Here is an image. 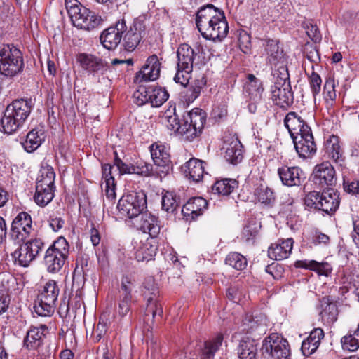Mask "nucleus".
<instances>
[{"instance_id": "nucleus-1", "label": "nucleus", "mask_w": 359, "mask_h": 359, "mask_svg": "<svg viewBox=\"0 0 359 359\" xmlns=\"http://www.w3.org/2000/svg\"><path fill=\"white\" fill-rule=\"evenodd\" d=\"M196 25L204 39L214 41H221L229 32L224 13L210 4L198 9Z\"/></svg>"}, {"instance_id": "nucleus-2", "label": "nucleus", "mask_w": 359, "mask_h": 359, "mask_svg": "<svg viewBox=\"0 0 359 359\" xmlns=\"http://www.w3.org/2000/svg\"><path fill=\"white\" fill-rule=\"evenodd\" d=\"M164 118L169 130L186 140L192 141L201 134L206 122V113L201 109L194 108L182 120H180L175 112L165 115Z\"/></svg>"}, {"instance_id": "nucleus-3", "label": "nucleus", "mask_w": 359, "mask_h": 359, "mask_svg": "<svg viewBox=\"0 0 359 359\" xmlns=\"http://www.w3.org/2000/svg\"><path fill=\"white\" fill-rule=\"evenodd\" d=\"M65 4L72 25L78 29L90 32L102 24L101 16L78 0H65Z\"/></svg>"}, {"instance_id": "nucleus-4", "label": "nucleus", "mask_w": 359, "mask_h": 359, "mask_svg": "<svg viewBox=\"0 0 359 359\" xmlns=\"http://www.w3.org/2000/svg\"><path fill=\"white\" fill-rule=\"evenodd\" d=\"M24 60L22 52L13 45L0 47V73L8 77H13L22 72Z\"/></svg>"}, {"instance_id": "nucleus-5", "label": "nucleus", "mask_w": 359, "mask_h": 359, "mask_svg": "<svg viewBox=\"0 0 359 359\" xmlns=\"http://www.w3.org/2000/svg\"><path fill=\"white\" fill-rule=\"evenodd\" d=\"M69 252V245L63 237H60L46 250L43 263L51 273L59 272L64 266Z\"/></svg>"}, {"instance_id": "nucleus-6", "label": "nucleus", "mask_w": 359, "mask_h": 359, "mask_svg": "<svg viewBox=\"0 0 359 359\" xmlns=\"http://www.w3.org/2000/svg\"><path fill=\"white\" fill-rule=\"evenodd\" d=\"M16 243L18 245L11 252V257L15 265L22 267L29 266L44 248L43 241L39 238Z\"/></svg>"}, {"instance_id": "nucleus-7", "label": "nucleus", "mask_w": 359, "mask_h": 359, "mask_svg": "<svg viewBox=\"0 0 359 359\" xmlns=\"http://www.w3.org/2000/svg\"><path fill=\"white\" fill-rule=\"evenodd\" d=\"M117 208L123 216L136 217L147 208V196L142 191L124 194L118 201Z\"/></svg>"}, {"instance_id": "nucleus-8", "label": "nucleus", "mask_w": 359, "mask_h": 359, "mask_svg": "<svg viewBox=\"0 0 359 359\" xmlns=\"http://www.w3.org/2000/svg\"><path fill=\"white\" fill-rule=\"evenodd\" d=\"M59 292V287L55 280L46 282L39 294V303L34 306L35 312L41 316H50L54 313Z\"/></svg>"}, {"instance_id": "nucleus-9", "label": "nucleus", "mask_w": 359, "mask_h": 359, "mask_svg": "<svg viewBox=\"0 0 359 359\" xmlns=\"http://www.w3.org/2000/svg\"><path fill=\"white\" fill-rule=\"evenodd\" d=\"M262 351L272 359H290L291 355L287 340L278 333H271L264 338Z\"/></svg>"}, {"instance_id": "nucleus-10", "label": "nucleus", "mask_w": 359, "mask_h": 359, "mask_svg": "<svg viewBox=\"0 0 359 359\" xmlns=\"http://www.w3.org/2000/svg\"><path fill=\"white\" fill-rule=\"evenodd\" d=\"M264 88L262 81L252 74H248L243 86V94L248 102V111L255 114L260 104Z\"/></svg>"}, {"instance_id": "nucleus-11", "label": "nucleus", "mask_w": 359, "mask_h": 359, "mask_svg": "<svg viewBox=\"0 0 359 359\" xmlns=\"http://www.w3.org/2000/svg\"><path fill=\"white\" fill-rule=\"evenodd\" d=\"M33 231L30 215L25 212H21L12 222L11 238L15 243L24 242Z\"/></svg>"}, {"instance_id": "nucleus-12", "label": "nucleus", "mask_w": 359, "mask_h": 359, "mask_svg": "<svg viewBox=\"0 0 359 359\" xmlns=\"http://www.w3.org/2000/svg\"><path fill=\"white\" fill-rule=\"evenodd\" d=\"M143 287L144 289V294L147 299L145 316L151 315L153 318L156 316H162L163 308L157 301L159 291L154 278H147L143 283Z\"/></svg>"}, {"instance_id": "nucleus-13", "label": "nucleus", "mask_w": 359, "mask_h": 359, "mask_svg": "<svg viewBox=\"0 0 359 359\" xmlns=\"http://www.w3.org/2000/svg\"><path fill=\"white\" fill-rule=\"evenodd\" d=\"M313 183L322 189H328L337 182L334 167L329 161H325L314 167L312 174Z\"/></svg>"}, {"instance_id": "nucleus-14", "label": "nucleus", "mask_w": 359, "mask_h": 359, "mask_svg": "<svg viewBox=\"0 0 359 359\" xmlns=\"http://www.w3.org/2000/svg\"><path fill=\"white\" fill-rule=\"evenodd\" d=\"M127 26L124 19L119 20L116 25L104 29L100 39L102 46L107 50H114L121 43L122 34L126 31Z\"/></svg>"}, {"instance_id": "nucleus-15", "label": "nucleus", "mask_w": 359, "mask_h": 359, "mask_svg": "<svg viewBox=\"0 0 359 359\" xmlns=\"http://www.w3.org/2000/svg\"><path fill=\"white\" fill-rule=\"evenodd\" d=\"M134 282L130 277L125 276L121 280L118 290V313L121 317L126 316L131 310L133 303L132 290Z\"/></svg>"}, {"instance_id": "nucleus-16", "label": "nucleus", "mask_w": 359, "mask_h": 359, "mask_svg": "<svg viewBox=\"0 0 359 359\" xmlns=\"http://www.w3.org/2000/svg\"><path fill=\"white\" fill-rule=\"evenodd\" d=\"M294 148L302 158H312L317 151L312 131L306 130L303 135L292 138Z\"/></svg>"}, {"instance_id": "nucleus-17", "label": "nucleus", "mask_w": 359, "mask_h": 359, "mask_svg": "<svg viewBox=\"0 0 359 359\" xmlns=\"http://www.w3.org/2000/svg\"><path fill=\"white\" fill-rule=\"evenodd\" d=\"M146 27L143 22L135 20L123 39V46L128 52L133 51L145 35Z\"/></svg>"}, {"instance_id": "nucleus-18", "label": "nucleus", "mask_w": 359, "mask_h": 359, "mask_svg": "<svg viewBox=\"0 0 359 359\" xmlns=\"http://www.w3.org/2000/svg\"><path fill=\"white\" fill-rule=\"evenodd\" d=\"M161 68V62L156 55L149 56L142 69L136 73L135 81L142 83L144 81H155L159 76Z\"/></svg>"}, {"instance_id": "nucleus-19", "label": "nucleus", "mask_w": 359, "mask_h": 359, "mask_svg": "<svg viewBox=\"0 0 359 359\" xmlns=\"http://www.w3.org/2000/svg\"><path fill=\"white\" fill-rule=\"evenodd\" d=\"M270 93L273 102L281 108L287 109L293 103L294 96L290 85L271 86Z\"/></svg>"}, {"instance_id": "nucleus-20", "label": "nucleus", "mask_w": 359, "mask_h": 359, "mask_svg": "<svg viewBox=\"0 0 359 359\" xmlns=\"http://www.w3.org/2000/svg\"><path fill=\"white\" fill-rule=\"evenodd\" d=\"M150 151L154 164L162 168L161 172L167 173L171 165L170 155L167 147L161 142H156L150 147Z\"/></svg>"}, {"instance_id": "nucleus-21", "label": "nucleus", "mask_w": 359, "mask_h": 359, "mask_svg": "<svg viewBox=\"0 0 359 359\" xmlns=\"http://www.w3.org/2000/svg\"><path fill=\"white\" fill-rule=\"evenodd\" d=\"M278 174L282 183L288 187L299 186L305 178L304 172L297 166H283L278 169Z\"/></svg>"}, {"instance_id": "nucleus-22", "label": "nucleus", "mask_w": 359, "mask_h": 359, "mask_svg": "<svg viewBox=\"0 0 359 359\" xmlns=\"http://www.w3.org/2000/svg\"><path fill=\"white\" fill-rule=\"evenodd\" d=\"M208 201L202 197L190 198L182 207V213L187 221H191L201 215L207 209Z\"/></svg>"}, {"instance_id": "nucleus-23", "label": "nucleus", "mask_w": 359, "mask_h": 359, "mask_svg": "<svg viewBox=\"0 0 359 359\" xmlns=\"http://www.w3.org/2000/svg\"><path fill=\"white\" fill-rule=\"evenodd\" d=\"M284 125L288 130L292 139L303 135V133H306L307 130L311 131L304 120L294 111H290L285 116Z\"/></svg>"}, {"instance_id": "nucleus-24", "label": "nucleus", "mask_w": 359, "mask_h": 359, "mask_svg": "<svg viewBox=\"0 0 359 359\" xmlns=\"http://www.w3.org/2000/svg\"><path fill=\"white\" fill-rule=\"evenodd\" d=\"M293 244L292 238L278 240L269 248V257L274 260H283L288 258L292 252Z\"/></svg>"}, {"instance_id": "nucleus-25", "label": "nucleus", "mask_w": 359, "mask_h": 359, "mask_svg": "<svg viewBox=\"0 0 359 359\" xmlns=\"http://www.w3.org/2000/svg\"><path fill=\"white\" fill-rule=\"evenodd\" d=\"M325 151L328 158L340 165H342L345 157L338 136L332 135L328 137L325 142Z\"/></svg>"}, {"instance_id": "nucleus-26", "label": "nucleus", "mask_w": 359, "mask_h": 359, "mask_svg": "<svg viewBox=\"0 0 359 359\" xmlns=\"http://www.w3.org/2000/svg\"><path fill=\"white\" fill-rule=\"evenodd\" d=\"M77 60L81 67L90 73H103L108 69L103 60L90 54L81 53Z\"/></svg>"}, {"instance_id": "nucleus-27", "label": "nucleus", "mask_w": 359, "mask_h": 359, "mask_svg": "<svg viewBox=\"0 0 359 359\" xmlns=\"http://www.w3.org/2000/svg\"><path fill=\"white\" fill-rule=\"evenodd\" d=\"M33 107L34 102L32 99H19L13 101L7 106L6 109L10 108L12 114L23 124L29 117Z\"/></svg>"}, {"instance_id": "nucleus-28", "label": "nucleus", "mask_w": 359, "mask_h": 359, "mask_svg": "<svg viewBox=\"0 0 359 359\" xmlns=\"http://www.w3.org/2000/svg\"><path fill=\"white\" fill-rule=\"evenodd\" d=\"M320 207L321 211L331 215L336 212L340 204L339 194L333 188H328L321 193Z\"/></svg>"}, {"instance_id": "nucleus-29", "label": "nucleus", "mask_w": 359, "mask_h": 359, "mask_svg": "<svg viewBox=\"0 0 359 359\" xmlns=\"http://www.w3.org/2000/svg\"><path fill=\"white\" fill-rule=\"evenodd\" d=\"M195 52L188 44L180 45L177 51V68L186 73H191L193 70V63Z\"/></svg>"}, {"instance_id": "nucleus-30", "label": "nucleus", "mask_w": 359, "mask_h": 359, "mask_svg": "<svg viewBox=\"0 0 359 359\" xmlns=\"http://www.w3.org/2000/svg\"><path fill=\"white\" fill-rule=\"evenodd\" d=\"M48 331V327L40 325L39 327L31 326L27 332L24 339V346L28 349H36L43 344L46 337L45 332Z\"/></svg>"}, {"instance_id": "nucleus-31", "label": "nucleus", "mask_w": 359, "mask_h": 359, "mask_svg": "<svg viewBox=\"0 0 359 359\" xmlns=\"http://www.w3.org/2000/svg\"><path fill=\"white\" fill-rule=\"evenodd\" d=\"M140 229L148 233L151 238H157L161 231L158 218L151 212H143L140 215Z\"/></svg>"}, {"instance_id": "nucleus-32", "label": "nucleus", "mask_w": 359, "mask_h": 359, "mask_svg": "<svg viewBox=\"0 0 359 359\" xmlns=\"http://www.w3.org/2000/svg\"><path fill=\"white\" fill-rule=\"evenodd\" d=\"M324 337L323 329L318 327L313 329L309 336L302 343L301 351L304 356H309L314 353L320 346Z\"/></svg>"}, {"instance_id": "nucleus-33", "label": "nucleus", "mask_w": 359, "mask_h": 359, "mask_svg": "<svg viewBox=\"0 0 359 359\" xmlns=\"http://www.w3.org/2000/svg\"><path fill=\"white\" fill-rule=\"evenodd\" d=\"M204 164L205 162L193 158L186 162L182 166V169L189 180L198 182L202 180L205 174Z\"/></svg>"}, {"instance_id": "nucleus-34", "label": "nucleus", "mask_w": 359, "mask_h": 359, "mask_svg": "<svg viewBox=\"0 0 359 359\" xmlns=\"http://www.w3.org/2000/svg\"><path fill=\"white\" fill-rule=\"evenodd\" d=\"M224 340V335L222 333H217L213 337L205 341L200 348L199 357L201 359H212L216 352L222 346Z\"/></svg>"}, {"instance_id": "nucleus-35", "label": "nucleus", "mask_w": 359, "mask_h": 359, "mask_svg": "<svg viewBox=\"0 0 359 359\" xmlns=\"http://www.w3.org/2000/svg\"><path fill=\"white\" fill-rule=\"evenodd\" d=\"M46 137L44 130L42 128H36L27 134L26 139L22 145L27 152L32 153L42 144Z\"/></svg>"}, {"instance_id": "nucleus-36", "label": "nucleus", "mask_w": 359, "mask_h": 359, "mask_svg": "<svg viewBox=\"0 0 359 359\" xmlns=\"http://www.w3.org/2000/svg\"><path fill=\"white\" fill-rule=\"evenodd\" d=\"M257 346L255 339L247 337L241 340L237 348L238 359H258Z\"/></svg>"}, {"instance_id": "nucleus-37", "label": "nucleus", "mask_w": 359, "mask_h": 359, "mask_svg": "<svg viewBox=\"0 0 359 359\" xmlns=\"http://www.w3.org/2000/svg\"><path fill=\"white\" fill-rule=\"evenodd\" d=\"M294 266L296 268L308 269L316 272L318 275L328 276L332 272V266L327 262H318L315 260H297Z\"/></svg>"}, {"instance_id": "nucleus-38", "label": "nucleus", "mask_w": 359, "mask_h": 359, "mask_svg": "<svg viewBox=\"0 0 359 359\" xmlns=\"http://www.w3.org/2000/svg\"><path fill=\"white\" fill-rule=\"evenodd\" d=\"M264 46L268 55V61L271 66H277L278 63L285 62L287 59L282 50L279 49L276 41L266 39L264 41Z\"/></svg>"}, {"instance_id": "nucleus-39", "label": "nucleus", "mask_w": 359, "mask_h": 359, "mask_svg": "<svg viewBox=\"0 0 359 359\" xmlns=\"http://www.w3.org/2000/svg\"><path fill=\"white\" fill-rule=\"evenodd\" d=\"M114 165L117 168L120 175L124 174H140L144 176H149L151 172V165L144 163L141 167L134 166L132 164L124 163L121 158H117L114 161Z\"/></svg>"}, {"instance_id": "nucleus-40", "label": "nucleus", "mask_w": 359, "mask_h": 359, "mask_svg": "<svg viewBox=\"0 0 359 359\" xmlns=\"http://www.w3.org/2000/svg\"><path fill=\"white\" fill-rule=\"evenodd\" d=\"M243 146L237 137H233L227 144L225 151V158L232 164L241 162L243 157Z\"/></svg>"}, {"instance_id": "nucleus-41", "label": "nucleus", "mask_w": 359, "mask_h": 359, "mask_svg": "<svg viewBox=\"0 0 359 359\" xmlns=\"http://www.w3.org/2000/svg\"><path fill=\"white\" fill-rule=\"evenodd\" d=\"M149 102L153 107L161 106L169 97L168 93L165 88L156 85L147 86V93Z\"/></svg>"}, {"instance_id": "nucleus-42", "label": "nucleus", "mask_w": 359, "mask_h": 359, "mask_svg": "<svg viewBox=\"0 0 359 359\" xmlns=\"http://www.w3.org/2000/svg\"><path fill=\"white\" fill-rule=\"evenodd\" d=\"M322 310L320 316L322 320L326 323H333L337 320L338 309L337 304L331 302L329 297H325L321 301Z\"/></svg>"}, {"instance_id": "nucleus-43", "label": "nucleus", "mask_w": 359, "mask_h": 359, "mask_svg": "<svg viewBox=\"0 0 359 359\" xmlns=\"http://www.w3.org/2000/svg\"><path fill=\"white\" fill-rule=\"evenodd\" d=\"M272 71V81L271 86H285L290 85V75L287 67V61L283 63H278V65L271 66Z\"/></svg>"}, {"instance_id": "nucleus-44", "label": "nucleus", "mask_w": 359, "mask_h": 359, "mask_svg": "<svg viewBox=\"0 0 359 359\" xmlns=\"http://www.w3.org/2000/svg\"><path fill=\"white\" fill-rule=\"evenodd\" d=\"M238 182L237 180L231 178H225L217 180L212 187L214 194L222 196H228L238 187Z\"/></svg>"}, {"instance_id": "nucleus-45", "label": "nucleus", "mask_w": 359, "mask_h": 359, "mask_svg": "<svg viewBox=\"0 0 359 359\" xmlns=\"http://www.w3.org/2000/svg\"><path fill=\"white\" fill-rule=\"evenodd\" d=\"M254 196L256 200L266 206L271 207L275 203V194L270 188L262 184L255 189Z\"/></svg>"}, {"instance_id": "nucleus-46", "label": "nucleus", "mask_w": 359, "mask_h": 359, "mask_svg": "<svg viewBox=\"0 0 359 359\" xmlns=\"http://www.w3.org/2000/svg\"><path fill=\"white\" fill-rule=\"evenodd\" d=\"M10 108L5 109L3 117L1 119V125L5 133L11 134L15 132L22 123L15 118V116L10 111Z\"/></svg>"}, {"instance_id": "nucleus-47", "label": "nucleus", "mask_w": 359, "mask_h": 359, "mask_svg": "<svg viewBox=\"0 0 359 359\" xmlns=\"http://www.w3.org/2000/svg\"><path fill=\"white\" fill-rule=\"evenodd\" d=\"M156 246L146 241L137 249L135 252V258L138 262L149 261L153 259L156 253Z\"/></svg>"}, {"instance_id": "nucleus-48", "label": "nucleus", "mask_w": 359, "mask_h": 359, "mask_svg": "<svg viewBox=\"0 0 359 359\" xmlns=\"http://www.w3.org/2000/svg\"><path fill=\"white\" fill-rule=\"evenodd\" d=\"M226 264L231 266L236 270H243L247 266L246 258L238 252L229 253L225 259Z\"/></svg>"}, {"instance_id": "nucleus-49", "label": "nucleus", "mask_w": 359, "mask_h": 359, "mask_svg": "<svg viewBox=\"0 0 359 359\" xmlns=\"http://www.w3.org/2000/svg\"><path fill=\"white\" fill-rule=\"evenodd\" d=\"M321 193L312 191L309 192L304 197V205L309 210H321L320 207Z\"/></svg>"}, {"instance_id": "nucleus-50", "label": "nucleus", "mask_w": 359, "mask_h": 359, "mask_svg": "<svg viewBox=\"0 0 359 359\" xmlns=\"http://www.w3.org/2000/svg\"><path fill=\"white\" fill-rule=\"evenodd\" d=\"M54 197V190L48 189L47 190H36L34 198L36 203L41 207L47 205Z\"/></svg>"}, {"instance_id": "nucleus-51", "label": "nucleus", "mask_w": 359, "mask_h": 359, "mask_svg": "<svg viewBox=\"0 0 359 359\" xmlns=\"http://www.w3.org/2000/svg\"><path fill=\"white\" fill-rule=\"evenodd\" d=\"M341 342L343 348L349 351H355L359 348V337L355 335V332L343 337Z\"/></svg>"}, {"instance_id": "nucleus-52", "label": "nucleus", "mask_w": 359, "mask_h": 359, "mask_svg": "<svg viewBox=\"0 0 359 359\" xmlns=\"http://www.w3.org/2000/svg\"><path fill=\"white\" fill-rule=\"evenodd\" d=\"M162 209L167 212H173L178 206V203L171 193L167 192L162 197Z\"/></svg>"}, {"instance_id": "nucleus-53", "label": "nucleus", "mask_w": 359, "mask_h": 359, "mask_svg": "<svg viewBox=\"0 0 359 359\" xmlns=\"http://www.w3.org/2000/svg\"><path fill=\"white\" fill-rule=\"evenodd\" d=\"M312 65V72L309 76V82L313 95L315 97L318 95L321 90L322 79L318 74L313 71Z\"/></svg>"}, {"instance_id": "nucleus-54", "label": "nucleus", "mask_w": 359, "mask_h": 359, "mask_svg": "<svg viewBox=\"0 0 359 359\" xmlns=\"http://www.w3.org/2000/svg\"><path fill=\"white\" fill-rule=\"evenodd\" d=\"M334 88L335 86L334 80L330 78L327 79L324 86L323 95L325 101L327 102H330L331 104L336 100L337 97Z\"/></svg>"}, {"instance_id": "nucleus-55", "label": "nucleus", "mask_w": 359, "mask_h": 359, "mask_svg": "<svg viewBox=\"0 0 359 359\" xmlns=\"http://www.w3.org/2000/svg\"><path fill=\"white\" fill-rule=\"evenodd\" d=\"M11 303L9 290L4 285L0 286V315L6 313Z\"/></svg>"}, {"instance_id": "nucleus-56", "label": "nucleus", "mask_w": 359, "mask_h": 359, "mask_svg": "<svg viewBox=\"0 0 359 359\" xmlns=\"http://www.w3.org/2000/svg\"><path fill=\"white\" fill-rule=\"evenodd\" d=\"M343 187L346 193L352 195H358L359 194V180L344 179Z\"/></svg>"}, {"instance_id": "nucleus-57", "label": "nucleus", "mask_w": 359, "mask_h": 359, "mask_svg": "<svg viewBox=\"0 0 359 359\" xmlns=\"http://www.w3.org/2000/svg\"><path fill=\"white\" fill-rule=\"evenodd\" d=\"M147 93V87H142L137 90L133 94V97L136 100V104L139 106L146 103H149V96L146 95Z\"/></svg>"}, {"instance_id": "nucleus-58", "label": "nucleus", "mask_w": 359, "mask_h": 359, "mask_svg": "<svg viewBox=\"0 0 359 359\" xmlns=\"http://www.w3.org/2000/svg\"><path fill=\"white\" fill-rule=\"evenodd\" d=\"M306 57L312 63L317 64L320 61L318 49L312 46H307L305 50Z\"/></svg>"}, {"instance_id": "nucleus-59", "label": "nucleus", "mask_w": 359, "mask_h": 359, "mask_svg": "<svg viewBox=\"0 0 359 359\" xmlns=\"http://www.w3.org/2000/svg\"><path fill=\"white\" fill-rule=\"evenodd\" d=\"M257 233V231L256 227L250 224H248L244 226L242 231L241 238L245 239L246 242H249L255 238Z\"/></svg>"}, {"instance_id": "nucleus-60", "label": "nucleus", "mask_w": 359, "mask_h": 359, "mask_svg": "<svg viewBox=\"0 0 359 359\" xmlns=\"http://www.w3.org/2000/svg\"><path fill=\"white\" fill-rule=\"evenodd\" d=\"M306 33L309 37L315 43L320 42L322 36L318 27L316 25L310 24L307 27Z\"/></svg>"}, {"instance_id": "nucleus-61", "label": "nucleus", "mask_w": 359, "mask_h": 359, "mask_svg": "<svg viewBox=\"0 0 359 359\" xmlns=\"http://www.w3.org/2000/svg\"><path fill=\"white\" fill-rule=\"evenodd\" d=\"M115 180L114 179H109L108 182L105 183L104 191L106 196L109 200H114L116 198L115 192Z\"/></svg>"}, {"instance_id": "nucleus-62", "label": "nucleus", "mask_w": 359, "mask_h": 359, "mask_svg": "<svg viewBox=\"0 0 359 359\" xmlns=\"http://www.w3.org/2000/svg\"><path fill=\"white\" fill-rule=\"evenodd\" d=\"M48 222L51 229L55 232L61 229L65 224V220L62 217L54 215L49 217Z\"/></svg>"}, {"instance_id": "nucleus-63", "label": "nucleus", "mask_w": 359, "mask_h": 359, "mask_svg": "<svg viewBox=\"0 0 359 359\" xmlns=\"http://www.w3.org/2000/svg\"><path fill=\"white\" fill-rule=\"evenodd\" d=\"M265 271L273 276V278L278 279L281 276L282 267L276 263H273L266 266Z\"/></svg>"}, {"instance_id": "nucleus-64", "label": "nucleus", "mask_w": 359, "mask_h": 359, "mask_svg": "<svg viewBox=\"0 0 359 359\" xmlns=\"http://www.w3.org/2000/svg\"><path fill=\"white\" fill-rule=\"evenodd\" d=\"M107 324L102 323L100 320L97 325L96 328L94 330V340L98 342L107 332Z\"/></svg>"}]
</instances>
